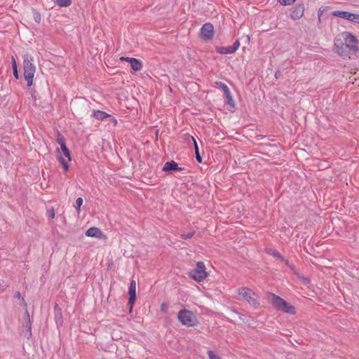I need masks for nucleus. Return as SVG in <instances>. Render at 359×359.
<instances>
[{
  "label": "nucleus",
  "mask_w": 359,
  "mask_h": 359,
  "mask_svg": "<svg viewBox=\"0 0 359 359\" xmlns=\"http://www.w3.org/2000/svg\"><path fill=\"white\" fill-rule=\"evenodd\" d=\"M344 42L336 39L334 45L337 47V53L341 56H348L359 53L358 39L351 33L344 32L342 33Z\"/></svg>",
  "instance_id": "nucleus-1"
},
{
  "label": "nucleus",
  "mask_w": 359,
  "mask_h": 359,
  "mask_svg": "<svg viewBox=\"0 0 359 359\" xmlns=\"http://www.w3.org/2000/svg\"><path fill=\"white\" fill-rule=\"evenodd\" d=\"M34 57L28 53L23 56V69L24 78L27 82V86L30 87L33 84V79L36 72V67L33 63Z\"/></svg>",
  "instance_id": "nucleus-2"
},
{
  "label": "nucleus",
  "mask_w": 359,
  "mask_h": 359,
  "mask_svg": "<svg viewBox=\"0 0 359 359\" xmlns=\"http://www.w3.org/2000/svg\"><path fill=\"white\" fill-rule=\"evenodd\" d=\"M270 296L271 304L276 309L286 313L295 314L296 309L294 306L289 302L273 293H270Z\"/></svg>",
  "instance_id": "nucleus-3"
},
{
  "label": "nucleus",
  "mask_w": 359,
  "mask_h": 359,
  "mask_svg": "<svg viewBox=\"0 0 359 359\" xmlns=\"http://www.w3.org/2000/svg\"><path fill=\"white\" fill-rule=\"evenodd\" d=\"M177 320L182 325L187 327H195L198 324V320L195 313L186 309L179 311Z\"/></svg>",
  "instance_id": "nucleus-4"
},
{
  "label": "nucleus",
  "mask_w": 359,
  "mask_h": 359,
  "mask_svg": "<svg viewBox=\"0 0 359 359\" xmlns=\"http://www.w3.org/2000/svg\"><path fill=\"white\" fill-rule=\"evenodd\" d=\"M238 294L240 299L245 300L255 309H257L260 304L259 296L248 287L239 288Z\"/></svg>",
  "instance_id": "nucleus-5"
},
{
  "label": "nucleus",
  "mask_w": 359,
  "mask_h": 359,
  "mask_svg": "<svg viewBox=\"0 0 359 359\" xmlns=\"http://www.w3.org/2000/svg\"><path fill=\"white\" fill-rule=\"evenodd\" d=\"M56 157L58 161L61 163L63 169L67 172L69 170L68 163L72 161L70 151L67 147V144L60 146V150H56Z\"/></svg>",
  "instance_id": "nucleus-6"
},
{
  "label": "nucleus",
  "mask_w": 359,
  "mask_h": 359,
  "mask_svg": "<svg viewBox=\"0 0 359 359\" xmlns=\"http://www.w3.org/2000/svg\"><path fill=\"white\" fill-rule=\"evenodd\" d=\"M189 276L197 282L203 280L208 276L204 263L203 262H198L196 267L189 272Z\"/></svg>",
  "instance_id": "nucleus-7"
},
{
  "label": "nucleus",
  "mask_w": 359,
  "mask_h": 359,
  "mask_svg": "<svg viewBox=\"0 0 359 359\" xmlns=\"http://www.w3.org/2000/svg\"><path fill=\"white\" fill-rule=\"evenodd\" d=\"M214 36V27L210 22L205 23L200 29V37L205 41H210Z\"/></svg>",
  "instance_id": "nucleus-8"
},
{
  "label": "nucleus",
  "mask_w": 359,
  "mask_h": 359,
  "mask_svg": "<svg viewBox=\"0 0 359 359\" xmlns=\"http://www.w3.org/2000/svg\"><path fill=\"white\" fill-rule=\"evenodd\" d=\"M215 84L217 87L221 88L223 90L226 97L225 103L231 107H235V102L227 85H226L224 83H222V81H216Z\"/></svg>",
  "instance_id": "nucleus-9"
},
{
  "label": "nucleus",
  "mask_w": 359,
  "mask_h": 359,
  "mask_svg": "<svg viewBox=\"0 0 359 359\" xmlns=\"http://www.w3.org/2000/svg\"><path fill=\"white\" fill-rule=\"evenodd\" d=\"M240 46L239 39L236 40L232 46H217L215 50L217 53L221 55H227L234 53Z\"/></svg>",
  "instance_id": "nucleus-10"
},
{
  "label": "nucleus",
  "mask_w": 359,
  "mask_h": 359,
  "mask_svg": "<svg viewBox=\"0 0 359 359\" xmlns=\"http://www.w3.org/2000/svg\"><path fill=\"white\" fill-rule=\"evenodd\" d=\"M128 294H129V299H128V304L130 305V311H132L133 306L135 304V302L136 300V282L135 280H131L128 288Z\"/></svg>",
  "instance_id": "nucleus-11"
},
{
  "label": "nucleus",
  "mask_w": 359,
  "mask_h": 359,
  "mask_svg": "<svg viewBox=\"0 0 359 359\" xmlns=\"http://www.w3.org/2000/svg\"><path fill=\"white\" fill-rule=\"evenodd\" d=\"M304 13V5L303 4H299L296 5L290 13V17L293 20L300 19Z\"/></svg>",
  "instance_id": "nucleus-12"
},
{
  "label": "nucleus",
  "mask_w": 359,
  "mask_h": 359,
  "mask_svg": "<svg viewBox=\"0 0 359 359\" xmlns=\"http://www.w3.org/2000/svg\"><path fill=\"white\" fill-rule=\"evenodd\" d=\"M283 262L287 266L290 268V269L293 272L294 275L297 277V278L302 280L304 284H309L310 283V279L308 277L301 276L296 270L295 266L291 264L287 259H285Z\"/></svg>",
  "instance_id": "nucleus-13"
},
{
  "label": "nucleus",
  "mask_w": 359,
  "mask_h": 359,
  "mask_svg": "<svg viewBox=\"0 0 359 359\" xmlns=\"http://www.w3.org/2000/svg\"><path fill=\"white\" fill-rule=\"evenodd\" d=\"M183 168H180L178 164L174 161L166 162L163 168V171L166 172H170L173 171H181Z\"/></svg>",
  "instance_id": "nucleus-14"
},
{
  "label": "nucleus",
  "mask_w": 359,
  "mask_h": 359,
  "mask_svg": "<svg viewBox=\"0 0 359 359\" xmlns=\"http://www.w3.org/2000/svg\"><path fill=\"white\" fill-rule=\"evenodd\" d=\"M22 333L27 339H31L32 334V322L31 320H24L22 322Z\"/></svg>",
  "instance_id": "nucleus-15"
},
{
  "label": "nucleus",
  "mask_w": 359,
  "mask_h": 359,
  "mask_svg": "<svg viewBox=\"0 0 359 359\" xmlns=\"http://www.w3.org/2000/svg\"><path fill=\"white\" fill-rule=\"evenodd\" d=\"M54 318L57 325L62 326L63 323L62 312L61 308L57 303L54 306Z\"/></svg>",
  "instance_id": "nucleus-16"
},
{
  "label": "nucleus",
  "mask_w": 359,
  "mask_h": 359,
  "mask_svg": "<svg viewBox=\"0 0 359 359\" xmlns=\"http://www.w3.org/2000/svg\"><path fill=\"white\" fill-rule=\"evenodd\" d=\"M86 235L88 237L100 238L102 232L99 228L92 226L86 231Z\"/></svg>",
  "instance_id": "nucleus-17"
},
{
  "label": "nucleus",
  "mask_w": 359,
  "mask_h": 359,
  "mask_svg": "<svg viewBox=\"0 0 359 359\" xmlns=\"http://www.w3.org/2000/svg\"><path fill=\"white\" fill-rule=\"evenodd\" d=\"M93 117L99 121H102L107 118L108 116H110V114L106 113L105 111L101 110H93Z\"/></svg>",
  "instance_id": "nucleus-18"
},
{
  "label": "nucleus",
  "mask_w": 359,
  "mask_h": 359,
  "mask_svg": "<svg viewBox=\"0 0 359 359\" xmlns=\"http://www.w3.org/2000/svg\"><path fill=\"white\" fill-rule=\"evenodd\" d=\"M131 60V62L130 65L131 69L133 71L137 72V71H140L142 69V63L140 60L136 59V58H133V60Z\"/></svg>",
  "instance_id": "nucleus-19"
},
{
  "label": "nucleus",
  "mask_w": 359,
  "mask_h": 359,
  "mask_svg": "<svg viewBox=\"0 0 359 359\" xmlns=\"http://www.w3.org/2000/svg\"><path fill=\"white\" fill-rule=\"evenodd\" d=\"M351 12L344 11H336L332 13V15L336 17H339L347 20H349L351 18Z\"/></svg>",
  "instance_id": "nucleus-20"
},
{
  "label": "nucleus",
  "mask_w": 359,
  "mask_h": 359,
  "mask_svg": "<svg viewBox=\"0 0 359 359\" xmlns=\"http://www.w3.org/2000/svg\"><path fill=\"white\" fill-rule=\"evenodd\" d=\"M191 138L194 142L196 159L198 163H202L203 158H202L201 156L200 155L199 148H198L197 142L193 136H191Z\"/></svg>",
  "instance_id": "nucleus-21"
},
{
  "label": "nucleus",
  "mask_w": 359,
  "mask_h": 359,
  "mask_svg": "<svg viewBox=\"0 0 359 359\" xmlns=\"http://www.w3.org/2000/svg\"><path fill=\"white\" fill-rule=\"evenodd\" d=\"M11 65L13 76L16 79H18L20 78V76L18 72L17 63L13 56H12L11 58Z\"/></svg>",
  "instance_id": "nucleus-22"
},
{
  "label": "nucleus",
  "mask_w": 359,
  "mask_h": 359,
  "mask_svg": "<svg viewBox=\"0 0 359 359\" xmlns=\"http://www.w3.org/2000/svg\"><path fill=\"white\" fill-rule=\"evenodd\" d=\"M267 252L268 254L272 255L273 257L280 259L281 261H283L285 259V258L276 250L271 249Z\"/></svg>",
  "instance_id": "nucleus-23"
},
{
  "label": "nucleus",
  "mask_w": 359,
  "mask_h": 359,
  "mask_svg": "<svg viewBox=\"0 0 359 359\" xmlns=\"http://www.w3.org/2000/svg\"><path fill=\"white\" fill-rule=\"evenodd\" d=\"M55 3L60 7H67L71 5V0H56Z\"/></svg>",
  "instance_id": "nucleus-24"
},
{
  "label": "nucleus",
  "mask_w": 359,
  "mask_h": 359,
  "mask_svg": "<svg viewBox=\"0 0 359 359\" xmlns=\"http://www.w3.org/2000/svg\"><path fill=\"white\" fill-rule=\"evenodd\" d=\"M56 142L60 145L66 144L65 137L58 131L56 138Z\"/></svg>",
  "instance_id": "nucleus-25"
},
{
  "label": "nucleus",
  "mask_w": 359,
  "mask_h": 359,
  "mask_svg": "<svg viewBox=\"0 0 359 359\" xmlns=\"http://www.w3.org/2000/svg\"><path fill=\"white\" fill-rule=\"evenodd\" d=\"M349 21L359 24V14L351 13V18H349Z\"/></svg>",
  "instance_id": "nucleus-26"
},
{
  "label": "nucleus",
  "mask_w": 359,
  "mask_h": 359,
  "mask_svg": "<svg viewBox=\"0 0 359 359\" xmlns=\"http://www.w3.org/2000/svg\"><path fill=\"white\" fill-rule=\"evenodd\" d=\"M83 202V201L81 197H79L76 200V210L78 212H79L81 210V206L82 205Z\"/></svg>",
  "instance_id": "nucleus-27"
},
{
  "label": "nucleus",
  "mask_w": 359,
  "mask_h": 359,
  "mask_svg": "<svg viewBox=\"0 0 359 359\" xmlns=\"http://www.w3.org/2000/svg\"><path fill=\"white\" fill-rule=\"evenodd\" d=\"M296 0H279L281 5L289 6L292 5Z\"/></svg>",
  "instance_id": "nucleus-28"
},
{
  "label": "nucleus",
  "mask_w": 359,
  "mask_h": 359,
  "mask_svg": "<svg viewBox=\"0 0 359 359\" xmlns=\"http://www.w3.org/2000/svg\"><path fill=\"white\" fill-rule=\"evenodd\" d=\"M194 234V232H189L187 233H183L181 235V238L184 240L189 239L193 237Z\"/></svg>",
  "instance_id": "nucleus-29"
},
{
  "label": "nucleus",
  "mask_w": 359,
  "mask_h": 359,
  "mask_svg": "<svg viewBox=\"0 0 359 359\" xmlns=\"http://www.w3.org/2000/svg\"><path fill=\"white\" fill-rule=\"evenodd\" d=\"M34 21L36 23H40V22H41V15H40V13L39 12L34 11Z\"/></svg>",
  "instance_id": "nucleus-30"
},
{
  "label": "nucleus",
  "mask_w": 359,
  "mask_h": 359,
  "mask_svg": "<svg viewBox=\"0 0 359 359\" xmlns=\"http://www.w3.org/2000/svg\"><path fill=\"white\" fill-rule=\"evenodd\" d=\"M208 355L210 358V359H221V358L216 354L212 351H209L208 352Z\"/></svg>",
  "instance_id": "nucleus-31"
},
{
  "label": "nucleus",
  "mask_w": 359,
  "mask_h": 359,
  "mask_svg": "<svg viewBox=\"0 0 359 359\" xmlns=\"http://www.w3.org/2000/svg\"><path fill=\"white\" fill-rule=\"evenodd\" d=\"M22 320H31L30 316H29V311L27 310V308L25 309V313H24V316L22 318Z\"/></svg>",
  "instance_id": "nucleus-32"
},
{
  "label": "nucleus",
  "mask_w": 359,
  "mask_h": 359,
  "mask_svg": "<svg viewBox=\"0 0 359 359\" xmlns=\"http://www.w3.org/2000/svg\"><path fill=\"white\" fill-rule=\"evenodd\" d=\"M133 57H124V56H122L120 57V60L121 61H126V62H128L130 64L131 62V60H133Z\"/></svg>",
  "instance_id": "nucleus-33"
},
{
  "label": "nucleus",
  "mask_w": 359,
  "mask_h": 359,
  "mask_svg": "<svg viewBox=\"0 0 359 359\" xmlns=\"http://www.w3.org/2000/svg\"><path fill=\"white\" fill-rule=\"evenodd\" d=\"M20 304L24 308V309H27V302H25V299L24 298H21V300H20Z\"/></svg>",
  "instance_id": "nucleus-34"
},
{
  "label": "nucleus",
  "mask_w": 359,
  "mask_h": 359,
  "mask_svg": "<svg viewBox=\"0 0 359 359\" xmlns=\"http://www.w3.org/2000/svg\"><path fill=\"white\" fill-rule=\"evenodd\" d=\"M168 310V305L165 303H163L161 305V311L162 312H166Z\"/></svg>",
  "instance_id": "nucleus-35"
},
{
  "label": "nucleus",
  "mask_w": 359,
  "mask_h": 359,
  "mask_svg": "<svg viewBox=\"0 0 359 359\" xmlns=\"http://www.w3.org/2000/svg\"><path fill=\"white\" fill-rule=\"evenodd\" d=\"M109 119V121L112 122L114 125L117 124V120L111 115L107 117Z\"/></svg>",
  "instance_id": "nucleus-36"
},
{
  "label": "nucleus",
  "mask_w": 359,
  "mask_h": 359,
  "mask_svg": "<svg viewBox=\"0 0 359 359\" xmlns=\"http://www.w3.org/2000/svg\"><path fill=\"white\" fill-rule=\"evenodd\" d=\"M14 297L18 299L19 300H21V298H23L19 291L15 292Z\"/></svg>",
  "instance_id": "nucleus-37"
},
{
  "label": "nucleus",
  "mask_w": 359,
  "mask_h": 359,
  "mask_svg": "<svg viewBox=\"0 0 359 359\" xmlns=\"http://www.w3.org/2000/svg\"><path fill=\"white\" fill-rule=\"evenodd\" d=\"M281 76H282V73H281V72L280 70H277L275 72V78L276 79H278Z\"/></svg>",
  "instance_id": "nucleus-38"
},
{
  "label": "nucleus",
  "mask_w": 359,
  "mask_h": 359,
  "mask_svg": "<svg viewBox=\"0 0 359 359\" xmlns=\"http://www.w3.org/2000/svg\"><path fill=\"white\" fill-rule=\"evenodd\" d=\"M322 13H323V10H321V8H320L318 11V16L319 20L320 19V16H321Z\"/></svg>",
  "instance_id": "nucleus-39"
},
{
  "label": "nucleus",
  "mask_w": 359,
  "mask_h": 359,
  "mask_svg": "<svg viewBox=\"0 0 359 359\" xmlns=\"http://www.w3.org/2000/svg\"><path fill=\"white\" fill-rule=\"evenodd\" d=\"M50 217H51L52 218H54V217H55V212H54V211H53H53H52V212L50 213Z\"/></svg>",
  "instance_id": "nucleus-40"
}]
</instances>
